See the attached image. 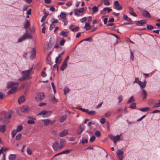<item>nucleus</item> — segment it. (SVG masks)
Masks as SVG:
<instances>
[{
    "instance_id": "nucleus-1",
    "label": "nucleus",
    "mask_w": 160,
    "mask_h": 160,
    "mask_svg": "<svg viewBox=\"0 0 160 160\" xmlns=\"http://www.w3.org/2000/svg\"><path fill=\"white\" fill-rule=\"evenodd\" d=\"M19 83L18 82H10L8 83L7 88H12L8 92V94H11L15 92L17 90Z\"/></svg>"
},
{
    "instance_id": "nucleus-2",
    "label": "nucleus",
    "mask_w": 160,
    "mask_h": 160,
    "mask_svg": "<svg viewBox=\"0 0 160 160\" xmlns=\"http://www.w3.org/2000/svg\"><path fill=\"white\" fill-rule=\"evenodd\" d=\"M32 67L30 68L29 69L22 71L21 72L22 78L18 79V80L22 81L28 78L31 72Z\"/></svg>"
},
{
    "instance_id": "nucleus-3",
    "label": "nucleus",
    "mask_w": 160,
    "mask_h": 160,
    "mask_svg": "<svg viewBox=\"0 0 160 160\" xmlns=\"http://www.w3.org/2000/svg\"><path fill=\"white\" fill-rule=\"evenodd\" d=\"M122 135V134H121L119 135H117L116 136H113L112 135H110L109 136V137L111 140H113L114 143L115 144L117 141L120 140H123V138L121 137Z\"/></svg>"
},
{
    "instance_id": "nucleus-4",
    "label": "nucleus",
    "mask_w": 160,
    "mask_h": 160,
    "mask_svg": "<svg viewBox=\"0 0 160 160\" xmlns=\"http://www.w3.org/2000/svg\"><path fill=\"white\" fill-rule=\"evenodd\" d=\"M116 154L119 160H122L123 158V151L122 149L117 150Z\"/></svg>"
},
{
    "instance_id": "nucleus-5",
    "label": "nucleus",
    "mask_w": 160,
    "mask_h": 160,
    "mask_svg": "<svg viewBox=\"0 0 160 160\" xmlns=\"http://www.w3.org/2000/svg\"><path fill=\"white\" fill-rule=\"evenodd\" d=\"M52 113V112L50 111L43 110L41 111L38 115H42L43 117H48Z\"/></svg>"
},
{
    "instance_id": "nucleus-6",
    "label": "nucleus",
    "mask_w": 160,
    "mask_h": 160,
    "mask_svg": "<svg viewBox=\"0 0 160 160\" xmlns=\"http://www.w3.org/2000/svg\"><path fill=\"white\" fill-rule=\"evenodd\" d=\"M44 98V95L43 93L40 92L36 97L35 98L37 101L42 100Z\"/></svg>"
},
{
    "instance_id": "nucleus-7",
    "label": "nucleus",
    "mask_w": 160,
    "mask_h": 160,
    "mask_svg": "<svg viewBox=\"0 0 160 160\" xmlns=\"http://www.w3.org/2000/svg\"><path fill=\"white\" fill-rule=\"evenodd\" d=\"M113 8L117 10H120L122 9V6L118 3V1H116L114 2Z\"/></svg>"
},
{
    "instance_id": "nucleus-8",
    "label": "nucleus",
    "mask_w": 160,
    "mask_h": 160,
    "mask_svg": "<svg viewBox=\"0 0 160 160\" xmlns=\"http://www.w3.org/2000/svg\"><path fill=\"white\" fill-rule=\"evenodd\" d=\"M60 145L58 142H55L52 145V148L54 151H56L59 149H61L60 148Z\"/></svg>"
},
{
    "instance_id": "nucleus-9",
    "label": "nucleus",
    "mask_w": 160,
    "mask_h": 160,
    "mask_svg": "<svg viewBox=\"0 0 160 160\" xmlns=\"http://www.w3.org/2000/svg\"><path fill=\"white\" fill-rule=\"evenodd\" d=\"M68 133V130L65 129L61 131L59 134L60 137H63L66 136Z\"/></svg>"
},
{
    "instance_id": "nucleus-10",
    "label": "nucleus",
    "mask_w": 160,
    "mask_h": 160,
    "mask_svg": "<svg viewBox=\"0 0 160 160\" xmlns=\"http://www.w3.org/2000/svg\"><path fill=\"white\" fill-rule=\"evenodd\" d=\"M85 128V126L83 125H82L80 126V127L78 128L77 130V133L78 134H80L84 130Z\"/></svg>"
},
{
    "instance_id": "nucleus-11",
    "label": "nucleus",
    "mask_w": 160,
    "mask_h": 160,
    "mask_svg": "<svg viewBox=\"0 0 160 160\" xmlns=\"http://www.w3.org/2000/svg\"><path fill=\"white\" fill-rule=\"evenodd\" d=\"M29 110V108L28 106L27 105H25L21 107L20 110L22 112H28Z\"/></svg>"
},
{
    "instance_id": "nucleus-12",
    "label": "nucleus",
    "mask_w": 160,
    "mask_h": 160,
    "mask_svg": "<svg viewBox=\"0 0 160 160\" xmlns=\"http://www.w3.org/2000/svg\"><path fill=\"white\" fill-rule=\"evenodd\" d=\"M12 111L7 112L4 115V118L6 119H9L12 117Z\"/></svg>"
},
{
    "instance_id": "nucleus-13",
    "label": "nucleus",
    "mask_w": 160,
    "mask_h": 160,
    "mask_svg": "<svg viewBox=\"0 0 160 160\" xmlns=\"http://www.w3.org/2000/svg\"><path fill=\"white\" fill-rule=\"evenodd\" d=\"M142 14L143 16L146 18H150L151 16L149 12L145 10L142 11Z\"/></svg>"
},
{
    "instance_id": "nucleus-14",
    "label": "nucleus",
    "mask_w": 160,
    "mask_h": 160,
    "mask_svg": "<svg viewBox=\"0 0 160 160\" xmlns=\"http://www.w3.org/2000/svg\"><path fill=\"white\" fill-rule=\"evenodd\" d=\"M66 144V140L63 139H61L60 141V148H62Z\"/></svg>"
},
{
    "instance_id": "nucleus-15",
    "label": "nucleus",
    "mask_w": 160,
    "mask_h": 160,
    "mask_svg": "<svg viewBox=\"0 0 160 160\" xmlns=\"http://www.w3.org/2000/svg\"><path fill=\"white\" fill-rule=\"evenodd\" d=\"M112 10V9L111 8H110L108 7H106L103 8L102 10L100 12L102 14H105L104 13V12L107 11L108 13H109L111 12Z\"/></svg>"
},
{
    "instance_id": "nucleus-16",
    "label": "nucleus",
    "mask_w": 160,
    "mask_h": 160,
    "mask_svg": "<svg viewBox=\"0 0 160 160\" xmlns=\"http://www.w3.org/2000/svg\"><path fill=\"white\" fill-rule=\"evenodd\" d=\"M25 100V99L24 96H22L19 98L18 102L19 104H21L22 103L24 102Z\"/></svg>"
},
{
    "instance_id": "nucleus-17",
    "label": "nucleus",
    "mask_w": 160,
    "mask_h": 160,
    "mask_svg": "<svg viewBox=\"0 0 160 160\" xmlns=\"http://www.w3.org/2000/svg\"><path fill=\"white\" fill-rule=\"evenodd\" d=\"M23 25L24 28L25 29H27L29 27L30 23L27 20H26L23 23Z\"/></svg>"
},
{
    "instance_id": "nucleus-18",
    "label": "nucleus",
    "mask_w": 160,
    "mask_h": 160,
    "mask_svg": "<svg viewBox=\"0 0 160 160\" xmlns=\"http://www.w3.org/2000/svg\"><path fill=\"white\" fill-rule=\"evenodd\" d=\"M141 96L142 97V98L143 99H145L147 96V92L144 89H142V91Z\"/></svg>"
},
{
    "instance_id": "nucleus-19",
    "label": "nucleus",
    "mask_w": 160,
    "mask_h": 160,
    "mask_svg": "<svg viewBox=\"0 0 160 160\" xmlns=\"http://www.w3.org/2000/svg\"><path fill=\"white\" fill-rule=\"evenodd\" d=\"M16 157V154H10L9 155L8 158L9 160H15Z\"/></svg>"
},
{
    "instance_id": "nucleus-20",
    "label": "nucleus",
    "mask_w": 160,
    "mask_h": 160,
    "mask_svg": "<svg viewBox=\"0 0 160 160\" xmlns=\"http://www.w3.org/2000/svg\"><path fill=\"white\" fill-rule=\"evenodd\" d=\"M44 124L45 125H48L54 122L53 121H42Z\"/></svg>"
},
{
    "instance_id": "nucleus-21",
    "label": "nucleus",
    "mask_w": 160,
    "mask_h": 160,
    "mask_svg": "<svg viewBox=\"0 0 160 160\" xmlns=\"http://www.w3.org/2000/svg\"><path fill=\"white\" fill-rule=\"evenodd\" d=\"M67 65V62H63V64L60 68V69L62 71H63L66 68Z\"/></svg>"
},
{
    "instance_id": "nucleus-22",
    "label": "nucleus",
    "mask_w": 160,
    "mask_h": 160,
    "mask_svg": "<svg viewBox=\"0 0 160 160\" xmlns=\"http://www.w3.org/2000/svg\"><path fill=\"white\" fill-rule=\"evenodd\" d=\"M73 27V26L71 25L69 27V28L71 29L72 31L73 32H77L78 31L79 29V28L78 27H76L75 28H72Z\"/></svg>"
},
{
    "instance_id": "nucleus-23",
    "label": "nucleus",
    "mask_w": 160,
    "mask_h": 160,
    "mask_svg": "<svg viewBox=\"0 0 160 160\" xmlns=\"http://www.w3.org/2000/svg\"><path fill=\"white\" fill-rule=\"evenodd\" d=\"M84 28L86 29V30H88L90 29L91 26L90 24L89 23L86 22Z\"/></svg>"
},
{
    "instance_id": "nucleus-24",
    "label": "nucleus",
    "mask_w": 160,
    "mask_h": 160,
    "mask_svg": "<svg viewBox=\"0 0 160 160\" xmlns=\"http://www.w3.org/2000/svg\"><path fill=\"white\" fill-rule=\"evenodd\" d=\"M68 31L64 32L62 31L60 32V35L61 36H62L64 37H67L68 36Z\"/></svg>"
},
{
    "instance_id": "nucleus-25",
    "label": "nucleus",
    "mask_w": 160,
    "mask_h": 160,
    "mask_svg": "<svg viewBox=\"0 0 160 160\" xmlns=\"http://www.w3.org/2000/svg\"><path fill=\"white\" fill-rule=\"evenodd\" d=\"M31 57L33 58H34L36 55V52L34 48H32V50L31 52Z\"/></svg>"
},
{
    "instance_id": "nucleus-26",
    "label": "nucleus",
    "mask_w": 160,
    "mask_h": 160,
    "mask_svg": "<svg viewBox=\"0 0 160 160\" xmlns=\"http://www.w3.org/2000/svg\"><path fill=\"white\" fill-rule=\"evenodd\" d=\"M6 126L5 125H2L0 126V131L1 132H3L6 130Z\"/></svg>"
},
{
    "instance_id": "nucleus-27",
    "label": "nucleus",
    "mask_w": 160,
    "mask_h": 160,
    "mask_svg": "<svg viewBox=\"0 0 160 160\" xmlns=\"http://www.w3.org/2000/svg\"><path fill=\"white\" fill-rule=\"evenodd\" d=\"M138 84L139 85L140 88H143L146 86V83L145 82H143L141 81L140 82L138 83Z\"/></svg>"
},
{
    "instance_id": "nucleus-28",
    "label": "nucleus",
    "mask_w": 160,
    "mask_h": 160,
    "mask_svg": "<svg viewBox=\"0 0 160 160\" xmlns=\"http://www.w3.org/2000/svg\"><path fill=\"white\" fill-rule=\"evenodd\" d=\"M129 9L130 14L134 17L136 16V14L134 12L133 8H129Z\"/></svg>"
},
{
    "instance_id": "nucleus-29",
    "label": "nucleus",
    "mask_w": 160,
    "mask_h": 160,
    "mask_svg": "<svg viewBox=\"0 0 160 160\" xmlns=\"http://www.w3.org/2000/svg\"><path fill=\"white\" fill-rule=\"evenodd\" d=\"M146 21L144 20H142L138 22L137 25L139 26L142 25L143 24L146 23Z\"/></svg>"
},
{
    "instance_id": "nucleus-30",
    "label": "nucleus",
    "mask_w": 160,
    "mask_h": 160,
    "mask_svg": "<svg viewBox=\"0 0 160 160\" xmlns=\"http://www.w3.org/2000/svg\"><path fill=\"white\" fill-rule=\"evenodd\" d=\"M26 39V38L25 36H24V35H23L21 37L19 38L17 42H21Z\"/></svg>"
},
{
    "instance_id": "nucleus-31",
    "label": "nucleus",
    "mask_w": 160,
    "mask_h": 160,
    "mask_svg": "<svg viewBox=\"0 0 160 160\" xmlns=\"http://www.w3.org/2000/svg\"><path fill=\"white\" fill-rule=\"evenodd\" d=\"M66 15L64 12H61L60 15V17L61 19H64L66 18Z\"/></svg>"
},
{
    "instance_id": "nucleus-32",
    "label": "nucleus",
    "mask_w": 160,
    "mask_h": 160,
    "mask_svg": "<svg viewBox=\"0 0 160 160\" xmlns=\"http://www.w3.org/2000/svg\"><path fill=\"white\" fill-rule=\"evenodd\" d=\"M150 108L148 107L141 108L139 109L140 110L143 112L147 111Z\"/></svg>"
},
{
    "instance_id": "nucleus-33",
    "label": "nucleus",
    "mask_w": 160,
    "mask_h": 160,
    "mask_svg": "<svg viewBox=\"0 0 160 160\" xmlns=\"http://www.w3.org/2000/svg\"><path fill=\"white\" fill-rule=\"evenodd\" d=\"M9 148L7 147H5L4 148H1V149H0V154L3 153L4 152L6 151Z\"/></svg>"
},
{
    "instance_id": "nucleus-34",
    "label": "nucleus",
    "mask_w": 160,
    "mask_h": 160,
    "mask_svg": "<svg viewBox=\"0 0 160 160\" xmlns=\"http://www.w3.org/2000/svg\"><path fill=\"white\" fill-rule=\"evenodd\" d=\"M92 10L93 12L95 13L97 12L98 10V7L97 6H94L92 8Z\"/></svg>"
},
{
    "instance_id": "nucleus-35",
    "label": "nucleus",
    "mask_w": 160,
    "mask_h": 160,
    "mask_svg": "<svg viewBox=\"0 0 160 160\" xmlns=\"http://www.w3.org/2000/svg\"><path fill=\"white\" fill-rule=\"evenodd\" d=\"M22 129V127L21 125H19L17 126L16 130L18 132L21 131Z\"/></svg>"
},
{
    "instance_id": "nucleus-36",
    "label": "nucleus",
    "mask_w": 160,
    "mask_h": 160,
    "mask_svg": "<svg viewBox=\"0 0 160 160\" xmlns=\"http://www.w3.org/2000/svg\"><path fill=\"white\" fill-rule=\"evenodd\" d=\"M88 142V140L87 139H84L83 138L80 140V143H82V144L87 143Z\"/></svg>"
},
{
    "instance_id": "nucleus-37",
    "label": "nucleus",
    "mask_w": 160,
    "mask_h": 160,
    "mask_svg": "<svg viewBox=\"0 0 160 160\" xmlns=\"http://www.w3.org/2000/svg\"><path fill=\"white\" fill-rule=\"evenodd\" d=\"M134 98L132 96L130 97V98L129 99L128 101H127V103H129L131 102L134 101Z\"/></svg>"
},
{
    "instance_id": "nucleus-38",
    "label": "nucleus",
    "mask_w": 160,
    "mask_h": 160,
    "mask_svg": "<svg viewBox=\"0 0 160 160\" xmlns=\"http://www.w3.org/2000/svg\"><path fill=\"white\" fill-rule=\"evenodd\" d=\"M26 38H32V36L30 33L25 34H24Z\"/></svg>"
},
{
    "instance_id": "nucleus-39",
    "label": "nucleus",
    "mask_w": 160,
    "mask_h": 160,
    "mask_svg": "<svg viewBox=\"0 0 160 160\" xmlns=\"http://www.w3.org/2000/svg\"><path fill=\"white\" fill-rule=\"evenodd\" d=\"M18 132L16 130H14L12 131L11 135L12 138H14Z\"/></svg>"
},
{
    "instance_id": "nucleus-40",
    "label": "nucleus",
    "mask_w": 160,
    "mask_h": 160,
    "mask_svg": "<svg viewBox=\"0 0 160 160\" xmlns=\"http://www.w3.org/2000/svg\"><path fill=\"white\" fill-rule=\"evenodd\" d=\"M51 101L54 103H57L58 100L57 99L55 96L53 95L52 96V98L51 99Z\"/></svg>"
},
{
    "instance_id": "nucleus-41",
    "label": "nucleus",
    "mask_w": 160,
    "mask_h": 160,
    "mask_svg": "<svg viewBox=\"0 0 160 160\" xmlns=\"http://www.w3.org/2000/svg\"><path fill=\"white\" fill-rule=\"evenodd\" d=\"M72 151V150L66 149L62 152V153L63 154H68L69 153Z\"/></svg>"
},
{
    "instance_id": "nucleus-42",
    "label": "nucleus",
    "mask_w": 160,
    "mask_h": 160,
    "mask_svg": "<svg viewBox=\"0 0 160 160\" xmlns=\"http://www.w3.org/2000/svg\"><path fill=\"white\" fill-rule=\"evenodd\" d=\"M77 10L78 11V12L79 13H80L81 12H84L85 11V9H84V8H80L79 9H77Z\"/></svg>"
},
{
    "instance_id": "nucleus-43",
    "label": "nucleus",
    "mask_w": 160,
    "mask_h": 160,
    "mask_svg": "<svg viewBox=\"0 0 160 160\" xmlns=\"http://www.w3.org/2000/svg\"><path fill=\"white\" fill-rule=\"evenodd\" d=\"M160 107V101L158 103H155L153 106L154 108H157Z\"/></svg>"
},
{
    "instance_id": "nucleus-44",
    "label": "nucleus",
    "mask_w": 160,
    "mask_h": 160,
    "mask_svg": "<svg viewBox=\"0 0 160 160\" xmlns=\"http://www.w3.org/2000/svg\"><path fill=\"white\" fill-rule=\"evenodd\" d=\"M70 90L69 88H64V94L65 95H66L69 92Z\"/></svg>"
},
{
    "instance_id": "nucleus-45",
    "label": "nucleus",
    "mask_w": 160,
    "mask_h": 160,
    "mask_svg": "<svg viewBox=\"0 0 160 160\" xmlns=\"http://www.w3.org/2000/svg\"><path fill=\"white\" fill-rule=\"evenodd\" d=\"M42 26H44L42 29V33L45 34V27L44 23H43L42 25Z\"/></svg>"
},
{
    "instance_id": "nucleus-46",
    "label": "nucleus",
    "mask_w": 160,
    "mask_h": 160,
    "mask_svg": "<svg viewBox=\"0 0 160 160\" xmlns=\"http://www.w3.org/2000/svg\"><path fill=\"white\" fill-rule=\"evenodd\" d=\"M22 137V134H18L16 136V138L17 140H19Z\"/></svg>"
},
{
    "instance_id": "nucleus-47",
    "label": "nucleus",
    "mask_w": 160,
    "mask_h": 160,
    "mask_svg": "<svg viewBox=\"0 0 160 160\" xmlns=\"http://www.w3.org/2000/svg\"><path fill=\"white\" fill-rule=\"evenodd\" d=\"M65 42V40L64 39H62L60 42V45L61 46H63Z\"/></svg>"
},
{
    "instance_id": "nucleus-48",
    "label": "nucleus",
    "mask_w": 160,
    "mask_h": 160,
    "mask_svg": "<svg viewBox=\"0 0 160 160\" xmlns=\"http://www.w3.org/2000/svg\"><path fill=\"white\" fill-rule=\"evenodd\" d=\"M88 114L89 115H94L95 114V112L94 111H89L88 110Z\"/></svg>"
},
{
    "instance_id": "nucleus-49",
    "label": "nucleus",
    "mask_w": 160,
    "mask_h": 160,
    "mask_svg": "<svg viewBox=\"0 0 160 160\" xmlns=\"http://www.w3.org/2000/svg\"><path fill=\"white\" fill-rule=\"evenodd\" d=\"M130 108L132 109H134L136 108V104L135 103H132L130 106Z\"/></svg>"
},
{
    "instance_id": "nucleus-50",
    "label": "nucleus",
    "mask_w": 160,
    "mask_h": 160,
    "mask_svg": "<svg viewBox=\"0 0 160 160\" xmlns=\"http://www.w3.org/2000/svg\"><path fill=\"white\" fill-rule=\"evenodd\" d=\"M148 30H151L154 28V27L152 25H148L147 27Z\"/></svg>"
},
{
    "instance_id": "nucleus-51",
    "label": "nucleus",
    "mask_w": 160,
    "mask_h": 160,
    "mask_svg": "<svg viewBox=\"0 0 160 160\" xmlns=\"http://www.w3.org/2000/svg\"><path fill=\"white\" fill-rule=\"evenodd\" d=\"M87 20V18L86 17H84L80 20L81 22H86Z\"/></svg>"
},
{
    "instance_id": "nucleus-52",
    "label": "nucleus",
    "mask_w": 160,
    "mask_h": 160,
    "mask_svg": "<svg viewBox=\"0 0 160 160\" xmlns=\"http://www.w3.org/2000/svg\"><path fill=\"white\" fill-rule=\"evenodd\" d=\"M95 134L97 137H99L101 135V133L99 131H96L95 132Z\"/></svg>"
},
{
    "instance_id": "nucleus-53",
    "label": "nucleus",
    "mask_w": 160,
    "mask_h": 160,
    "mask_svg": "<svg viewBox=\"0 0 160 160\" xmlns=\"http://www.w3.org/2000/svg\"><path fill=\"white\" fill-rule=\"evenodd\" d=\"M111 112L110 111L108 112L105 114V116L106 117H108L111 114Z\"/></svg>"
},
{
    "instance_id": "nucleus-54",
    "label": "nucleus",
    "mask_w": 160,
    "mask_h": 160,
    "mask_svg": "<svg viewBox=\"0 0 160 160\" xmlns=\"http://www.w3.org/2000/svg\"><path fill=\"white\" fill-rule=\"evenodd\" d=\"M47 17V15H44L42 18L41 20V22H43L46 19Z\"/></svg>"
},
{
    "instance_id": "nucleus-55",
    "label": "nucleus",
    "mask_w": 160,
    "mask_h": 160,
    "mask_svg": "<svg viewBox=\"0 0 160 160\" xmlns=\"http://www.w3.org/2000/svg\"><path fill=\"white\" fill-rule=\"evenodd\" d=\"M79 110L86 113H88V110L85 108H80Z\"/></svg>"
},
{
    "instance_id": "nucleus-56",
    "label": "nucleus",
    "mask_w": 160,
    "mask_h": 160,
    "mask_svg": "<svg viewBox=\"0 0 160 160\" xmlns=\"http://www.w3.org/2000/svg\"><path fill=\"white\" fill-rule=\"evenodd\" d=\"M62 21L64 22V25H66L68 23V21L67 20L66 18H64V19H63Z\"/></svg>"
},
{
    "instance_id": "nucleus-57",
    "label": "nucleus",
    "mask_w": 160,
    "mask_h": 160,
    "mask_svg": "<svg viewBox=\"0 0 160 160\" xmlns=\"http://www.w3.org/2000/svg\"><path fill=\"white\" fill-rule=\"evenodd\" d=\"M104 4L105 5H110V3L109 2V1L108 0H105L104 1Z\"/></svg>"
},
{
    "instance_id": "nucleus-58",
    "label": "nucleus",
    "mask_w": 160,
    "mask_h": 160,
    "mask_svg": "<svg viewBox=\"0 0 160 160\" xmlns=\"http://www.w3.org/2000/svg\"><path fill=\"white\" fill-rule=\"evenodd\" d=\"M95 139V136H92L91 137L90 139V142H93L94 141Z\"/></svg>"
},
{
    "instance_id": "nucleus-59",
    "label": "nucleus",
    "mask_w": 160,
    "mask_h": 160,
    "mask_svg": "<svg viewBox=\"0 0 160 160\" xmlns=\"http://www.w3.org/2000/svg\"><path fill=\"white\" fill-rule=\"evenodd\" d=\"M27 152L29 155H31L32 154V152L31 150L28 148L27 149Z\"/></svg>"
},
{
    "instance_id": "nucleus-60",
    "label": "nucleus",
    "mask_w": 160,
    "mask_h": 160,
    "mask_svg": "<svg viewBox=\"0 0 160 160\" xmlns=\"http://www.w3.org/2000/svg\"><path fill=\"white\" fill-rule=\"evenodd\" d=\"M141 81H139L137 78H135L134 82L139 83Z\"/></svg>"
},
{
    "instance_id": "nucleus-61",
    "label": "nucleus",
    "mask_w": 160,
    "mask_h": 160,
    "mask_svg": "<svg viewBox=\"0 0 160 160\" xmlns=\"http://www.w3.org/2000/svg\"><path fill=\"white\" fill-rule=\"evenodd\" d=\"M59 60V58L57 57L55 59V62L56 64H58V63L59 64L60 63L61 61V60L59 62H58Z\"/></svg>"
},
{
    "instance_id": "nucleus-62",
    "label": "nucleus",
    "mask_w": 160,
    "mask_h": 160,
    "mask_svg": "<svg viewBox=\"0 0 160 160\" xmlns=\"http://www.w3.org/2000/svg\"><path fill=\"white\" fill-rule=\"evenodd\" d=\"M41 75L43 77H45L47 76V74L45 72L42 71V72Z\"/></svg>"
},
{
    "instance_id": "nucleus-63",
    "label": "nucleus",
    "mask_w": 160,
    "mask_h": 160,
    "mask_svg": "<svg viewBox=\"0 0 160 160\" xmlns=\"http://www.w3.org/2000/svg\"><path fill=\"white\" fill-rule=\"evenodd\" d=\"M28 5H24L23 8V10L25 11L28 8Z\"/></svg>"
},
{
    "instance_id": "nucleus-64",
    "label": "nucleus",
    "mask_w": 160,
    "mask_h": 160,
    "mask_svg": "<svg viewBox=\"0 0 160 160\" xmlns=\"http://www.w3.org/2000/svg\"><path fill=\"white\" fill-rule=\"evenodd\" d=\"M72 2L71 1L69 2L66 3V5L68 7H70L72 5Z\"/></svg>"
}]
</instances>
